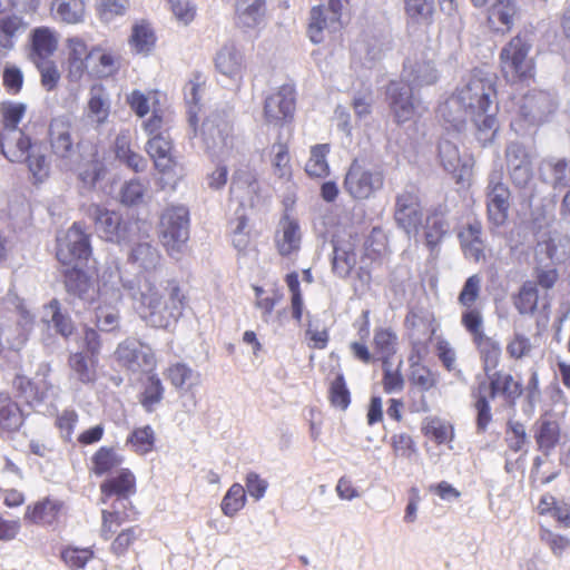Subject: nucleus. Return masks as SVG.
I'll list each match as a JSON object with an SVG mask.
<instances>
[{"label": "nucleus", "mask_w": 570, "mask_h": 570, "mask_svg": "<svg viewBox=\"0 0 570 570\" xmlns=\"http://www.w3.org/2000/svg\"><path fill=\"white\" fill-rule=\"evenodd\" d=\"M246 504V490L239 483H234L224 495L220 509L226 517H235Z\"/></svg>", "instance_id": "61"}, {"label": "nucleus", "mask_w": 570, "mask_h": 570, "mask_svg": "<svg viewBox=\"0 0 570 570\" xmlns=\"http://www.w3.org/2000/svg\"><path fill=\"white\" fill-rule=\"evenodd\" d=\"M164 385L157 374L147 377L139 402L147 412H153L155 406L164 399Z\"/></svg>", "instance_id": "57"}, {"label": "nucleus", "mask_w": 570, "mask_h": 570, "mask_svg": "<svg viewBox=\"0 0 570 570\" xmlns=\"http://www.w3.org/2000/svg\"><path fill=\"white\" fill-rule=\"evenodd\" d=\"M421 432L438 445L451 442L454 438L452 424L438 416L425 417L422 421Z\"/></svg>", "instance_id": "40"}, {"label": "nucleus", "mask_w": 570, "mask_h": 570, "mask_svg": "<svg viewBox=\"0 0 570 570\" xmlns=\"http://www.w3.org/2000/svg\"><path fill=\"white\" fill-rule=\"evenodd\" d=\"M386 96L396 122L403 124L414 117L413 87L404 79L390 81L386 87Z\"/></svg>", "instance_id": "20"}, {"label": "nucleus", "mask_w": 570, "mask_h": 570, "mask_svg": "<svg viewBox=\"0 0 570 570\" xmlns=\"http://www.w3.org/2000/svg\"><path fill=\"white\" fill-rule=\"evenodd\" d=\"M433 333L434 330L431 323L422 318L412 322L410 338L412 340L413 348L417 352V358H420L421 351L428 350V344L431 342Z\"/></svg>", "instance_id": "63"}, {"label": "nucleus", "mask_w": 570, "mask_h": 570, "mask_svg": "<svg viewBox=\"0 0 570 570\" xmlns=\"http://www.w3.org/2000/svg\"><path fill=\"white\" fill-rule=\"evenodd\" d=\"M137 493V479L135 473L128 469H120L116 475L106 479L100 484L101 502L107 503L111 498H116L112 504H119V509H125L130 498Z\"/></svg>", "instance_id": "17"}, {"label": "nucleus", "mask_w": 570, "mask_h": 570, "mask_svg": "<svg viewBox=\"0 0 570 570\" xmlns=\"http://www.w3.org/2000/svg\"><path fill=\"white\" fill-rule=\"evenodd\" d=\"M497 99V88L494 82L479 75H471L466 83L456 91L439 108V114L445 122L448 134L450 131L459 134L465 125L462 116H453L454 106H460L469 115H480L481 111L492 109Z\"/></svg>", "instance_id": "3"}, {"label": "nucleus", "mask_w": 570, "mask_h": 570, "mask_svg": "<svg viewBox=\"0 0 570 570\" xmlns=\"http://www.w3.org/2000/svg\"><path fill=\"white\" fill-rule=\"evenodd\" d=\"M357 234H347L333 240V255L331 258L332 273L342 279L348 278L357 264L356 249Z\"/></svg>", "instance_id": "18"}, {"label": "nucleus", "mask_w": 570, "mask_h": 570, "mask_svg": "<svg viewBox=\"0 0 570 570\" xmlns=\"http://www.w3.org/2000/svg\"><path fill=\"white\" fill-rule=\"evenodd\" d=\"M464 328L471 335L472 342L480 355L484 374L497 370L501 360V345L492 337L485 335L483 321L478 313L465 315Z\"/></svg>", "instance_id": "12"}, {"label": "nucleus", "mask_w": 570, "mask_h": 570, "mask_svg": "<svg viewBox=\"0 0 570 570\" xmlns=\"http://www.w3.org/2000/svg\"><path fill=\"white\" fill-rule=\"evenodd\" d=\"M384 185V174L377 167L361 159H354L344 178V188L355 199H368Z\"/></svg>", "instance_id": "7"}, {"label": "nucleus", "mask_w": 570, "mask_h": 570, "mask_svg": "<svg viewBox=\"0 0 570 570\" xmlns=\"http://www.w3.org/2000/svg\"><path fill=\"white\" fill-rule=\"evenodd\" d=\"M535 512L540 517H551L559 528H570V503L559 500L551 493L540 497Z\"/></svg>", "instance_id": "30"}, {"label": "nucleus", "mask_w": 570, "mask_h": 570, "mask_svg": "<svg viewBox=\"0 0 570 570\" xmlns=\"http://www.w3.org/2000/svg\"><path fill=\"white\" fill-rule=\"evenodd\" d=\"M63 278L67 291L82 299L87 297V294L92 287L90 277L86 274V272H83L81 268H78L77 266L67 268L63 272Z\"/></svg>", "instance_id": "54"}, {"label": "nucleus", "mask_w": 570, "mask_h": 570, "mask_svg": "<svg viewBox=\"0 0 570 570\" xmlns=\"http://www.w3.org/2000/svg\"><path fill=\"white\" fill-rule=\"evenodd\" d=\"M115 155L118 160L136 173L142 171L146 167L145 158L131 148L130 140L126 136L116 138Z\"/></svg>", "instance_id": "53"}, {"label": "nucleus", "mask_w": 570, "mask_h": 570, "mask_svg": "<svg viewBox=\"0 0 570 570\" xmlns=\"http://www.w3.org/2000/svg\"><path fill=\"white\" fill-rule=\"evenodd\" d=\"M146 151L163 177H168L174 183L180 178L183 168L174 155V144L169 135L148 138Z\"/></svg>", "instance_id": "15"}, {"label": "nucleus", "mask_w": 570, "mask_h": 570, "mask_svg": "<svg viewBox=\"0 0 570 570\" xmlns=\"http://www.w3.org/2000/svg\"><path fill=\"white\" fill-rule=\"evenodd\" d=\"M71 131V121L66 116L55 117L49 124L50 148L53 156L60 160H69L75 154Z\"/></svg>", "instance_id": "23"}, {"label": "nucleus", "mask_w": 570, "mask_h": 570, "mask_svg": "<svg viewBox=\"0 0 570 570\" xmlns=\"http://www.w3.org/2000/svg\"><path fill=\"white\" fill-rule=\"evenodd\" d=\"M51 11L55 17L67 24H78L86 13L85 0H52Z\"/></svg>", "instance_id": "38"}, {"label": "nucleus", "mask_w": 570, "mask_h": 570, "mask_svg": "<svg viewBox=\"0 0 570 570\" xmlns=\"http://www.w3.org/2000/svg\"><path fill=\"white\" fill-rule=\"evenodd\" d=\"M156 40L155 31L148 21L141 20L132 26L129 43L138 53L150 52Z\"/></svg>", "instance_id": "47"}, {"label": "nucleus", "mask_w": 570, "mask_h": 570, "mask_svg": "<svg viewBox=\"0 0 570 570\" xmlns=\"http://www.w3.org/2000/svg\"><path fill=\"white\" fill-rule=\"evenodd\" d=\"M188 209L184 206L168 207L160 217V243L169 254H174L188 240Z\"/></svg>", "instance_id": "9"}, {"label": "nucleus", "mask_w": 570, "mask_h": 570, "mask_svg": "<svg viewBox=\"0 0 570 570\" xmlns=\"http://www.w3.org/2000/svg\"><path fill=\"white\" fill-rule=\"evenodd\" d=\"M272 150L273 156L271 158V165L273 175L284 181L292 180L293 168L288 145L278 142L273 146Z\"/></svg>", "instance_id": "51"}, {"label": "nucleus", "mask_w": 570, "mask_h": 570, "mask_svg": "<svg viewBox=\"0 0 570 570\" xmlns=\"http://www.w3.org/2000/svg\"><path fill=\"white\" fill-rule=\"evenodd\" d=\"M534 439L538 444V449L549 454L559 443L560 440V426L557 421L552 420H540L538 422Z\"/></svg>", "instance_id": "46"}, {"label": "nucleus", "mask_w": 570, "mask_h": 570, "mask_svg": "<svg viewBox=\"0 0 570 570\" xmlns=\"http://www.w3.org/2000/svg\"><path fill=\"white\" fill-rule=\"evenodd\" d=\"M348 0H330L328 10L331 17H326L322 6L313 7L311 10V21L308 24V36L314 43L323 41V31L330 27L334 29L341 28V17L344 3Z\"/></svg>", "instance_id": "24"}, {"label": "nucleus", "mask_w": 570, "mask_h": 570, "mask_svg": "<svg viewBox=\"0 0 570 570\" xmlns=\"http://www.w3.org/2000/svg\"><path fill=\"white\" fill-rule=\"evenodd\" d=\"M397 336L386 327H379L374 332L373 345L375 353L382 361L383 366L390 364L391 357L396 352Z\"/></svg>", "instance_id": "48"}, {"label": "nucleus", "mask_w": 570, "mask_h": 570, "mask_svg": "<svg viewBox=\"0 0 570 570\" xmlns=\"http://www.w3.org/2000/svg\"><path fill=\"white\" fill-rule=\"evenodd\" d=\"M531 41L522 32L512 37L499 53L500 71L510 85H529L534 81L537 66L530 51Z\"/></svg>", "instance_id": "6"}, {"label": "nucleus", "mask_w": 570, "mask_h": 570, "mask_svg": "<svg viewBox=\"0 0 570 570\" xmlns=\"http://www.w3.org/2000/svg\"><path fill=\"white\" fill-rule=\"evenodd\" d=\"M330 150V144H317L311 147L309 158L305 164V173L308 177L325 178L330 175V165L327 163Z\"/></svg>", "instance_id": "41"}, {"label": "nucleus", "mask_w": 570, "mask_h": 570, "mask_svg": "<svg viewBox=\"0 0 570 570\" xmlns=\"http://www.w3.org/2000/svg\"><path fill=\"white\" fill-rule=\"evenodd\" d=\"M218 72L229 78H242L245 69L244 56L235 46H224L215 57Z\"/></svg>", "instance_id": "32"}, {"label": "nucleus", "mask_w": 570, "mask_h": 570, "mask_svg": "<svg viewBox=\"0 0 570 570\" xmlns=\"http://www.w3.org/2000/svg\"><path fill=\"white\" fill-rule=\"evenodd\" d=\"M410 383L421 391H430L438 384L436 375L419 361L411 363Z\"/></svg>", "instance_id": "64"}, {"label": "nucleus", "mask_w": 570, "mask_h": 570, "mask_svg": "<svg viewBox=\"0 0 570 570\" xmlns=\"http://www.w3.org/2000/svg\"><path fill=\"white\" fill-rule=\"evenodd\" d=\"M481 292V277L478 274H474L466 278L459 296L458 302L461 306L464 307V311L461 314V324L464 327V317L465 315L478 313L480 320L483 321V315L481 308L475 306L476 301L480 297Z\"/></svg>", "instance_id": "36"}, {"label": "nucleus", "mask_w": 570, "mask_h": 570, "mask_svg": "<svg viewBox=\"0 0 570 570\" xmlns=\"http://www.w3.org/2000/svg\"><path fill=\"white\" fill-rule=\"evenodd\" d=\"M26 28L23 18L9 14L0 18V47L10 50L14 46V38Z\"/></svg>", "instance_id": "56"}, {"label": "nucleus", "mask_w": 570, "mask_h": 570, "mask_svg": "<svg viewBox=\"0 0 570 570\" xmlns=\"http://www.w3.org/2000/svg\"><path fill=\"white\" fill-rule=\"evenodd\" d=\"M436 69L430 62L416 63L415 66H405L402 72V79L413 88L434 85L438 81Z\"/></svg>", "instance_id": "43"}, {"label": "nucleus", "mask_w": 570, "mask_h": 570, "mask_svg": "<svg viewBox=\"0 0 570 570\" xmlns=\"http://www.w3.org/2000/svg\"><path fill=\"white\" fill-rule=\"evenodd\" d=\"M95 324L101 332H116L120 328L119 309L111 304H99L95 308Z\"/></svg>", "instance_id": "58"}, {"label": "nucleus", "mask_w": 570, "mask_h": 570, "mask_svg": "<svg viewBox=\"0 0 570 570\" xmlns=\"http://www.w3.org/2000/svg\"><path fill=\"white\" fill-rule=\"evenodd\" d=\"M296 110V92L292 85H282L264 100L263 116L268 125L283 128L293 122Z\"/></svg>", "instance_id": "10"}, {"label": "nucleus", "mask_w": 570, "mask_h": 570, "mask_svg": "<svg viewBox=\"0 0 570 570\" xmlns=\"http://www.w3.org/2000/svg\"><path fill=\"white\" fill-rule=\"evenodd\" d=\"M156 434L150 425L135 428L126 439V445L139 454L146 455L155 448Z\"/></svg>", "instance_id": "52"}, {"label": "nucleus", "mask_w": 570, "mask_h": 570, "mask_svg": "<svg viewBox=\"0 0 570 570\" xmlns=\"http://www.w3.org/2000/svg\"><path fill=\"white\" fill-rule=\"evenodd\" d=\"M522 394V382L505 371L493 370L479 380L471 390L478 432L484 433L492 422L491 400L499 397L505 404L514 406Z\"/></svg>", "instance_id": "4"}, {"label": "nucleus", "mask_w": 570, "mask_h": 570, "mask_svg": "<svg viewBox=\"0 0 570 570\" xmlns=\"http://www.w3.org/2000/svg\"><path fill=\"white\" fill-rule=\"evenodd\" d=\"M110 114V104L102 86H92L87 102V116L98 126L105 124Z\"/></svg>", "instance_id": "39"}, {"label": "nucleus", "mask_w": 570, "mask_h": 570, "mask_svg": "<svg viewBox=\"0 0 570 570\" xmlns=\"http://www.w3.org/2000/svg\"><path fill=\"white\" fill-rule=\"evenodd\" d=\"M27 106L22 102L2 101L0 114V153L11 163L26 164L36 183L49 176L50 166L40 141H33L18 125L24 117Z\"/></svg>", "instance_id": "1"}, {"label": "nucleus", "mask_w": 570, "mask_h": 570, "mask_svg": "<svg viewBox=\"0 0 570 570\" xmlns=\"http://www.w3.org/2000/svg\"><path fill=\"white\" fill-rule=\"evenodd\" d=\"M91 47L80 36L65 40V71L70 82H80L87 77L91 61Z\"/></svg>", "instance_id": "16"}, {"label": "nucleus", "mask_w": 570, "mask_h": 570, "mask_svg": "<svg viewBox=\"0 0 570 570\" xmlns=\"http://www.w3.org/2000/svg\"><path fill=\"white\" fill-rule=\"evenodd\" d=\"M459 243L465 257L475 263L484 258L482 224L479 220L468 224L458 233Z\"/></svg>", "instance_id": "28"}, {"label": "nucleus", "mask_w": 570, "mask_h": 570, "mask_svg": "<svg viewBox=\"0 0 570 570\" xmlns=\"http://www.w3.org/2000/svg\"><path fill=\"white\" fill-rule=\"evenodd\" d=\"M164 376L176 390H188L199 379V374L184 362L170 364L164 371Z\"/></svg>", "instance_id": "42"}, {"label": "nucleus", "mask_w": 570, "mask_h": 570, "mask_svg": "<svg viewBox=\"0 0 570 570\" xmlns=\"http://www.w3.org/2000/svg\"><path fill=\"white\" fill-rule=\"evenodd\" d=\"M475 126V137L485 146L493 141L499 129L495 112L481 111L480 115H470Z\"/></svg>", "instance_id": "49"}, {"label": "nucleus", "mask_w": 570, "mask_h": 570, "mask_svg": "<svg viewBox=\"0 0 570 570\" xmlns=\"http://www.w3.org/2000/svg\"><path fill=\"white\" fill-rule=\"evenodd\" d=\"M303 234L299 223L289 214H284L274 235V246L283 258L296 256L302 248Z\"/></svg>", "instance_id": "21"}, {"label": "nucleus", "mask_w": 570, "mask_h": 570, "mask_svg": "<svg viewBox=\"0 0 570 570\" xmlns=\"http://www.w3.org/2000/svg\"><path fill=\"white\" fill-rule=\"evenodd\" d=\"M58 48L57 32L46 26L35 28L29 37V59L35 66L50 60Z\"/></svg>", "instance_id": "26"}, {"label": "nucleus", "mask_w": 570, "mask_h": 570, "mask_svg": "<svg viewBox=\"0 0 570 570\" xmlns=\"http://www.w3.org/2000/svg\"><path fill=\"white\" fill-rule=\"evenodd\" d=\"M124 462V456L114 446L102 445L90 456L89 472L96 476L110 474Z\"/></svg>", "instance_id": "31"}, {"label": "nucleus", "mask_w": 570, "mask_h": 570, "mask_svg": "<svg viewBox=\"0 0 570 570\" xmlns=\"http://www.w3.org/2000/svg\"><path fill=\"white\" fill-rule=\"evenodd\" d=\"M92 254L90 235L81 223L75 222L63 237L58 238L56 257L63 266H77L87 263Z\"/></svg>", "instance_id": "8"}, {"label": "nucleus", "mask_w": 570, "mask_h": 570, "mask_svg": "<svg viewBox=\"0 0 570 570\" xmlns=\"http://www.w3.org/2000/svg\"><path fill=\"white\" fill-rule=\"evenodd\" d=\"M187 305L188 296L177 279L157 283L147 278L136 298L135 308L148 326L170 331L183 317Z\"/></svg>", "instance_id": "2"}, {"label": "nucleus", "mask_w": 570, "mask_h": 570, "mask_svg": "<svg viewBox=\"0 0 570 570\" xmlns=\"http://www.w3.org/2000/svg\"><path fill=\"white\" fill-rule=\"evenodd\" d=\"M87 214L94 222L99 237L106 242L121 244L129 240L132 224L124 220L119 213L92 204L88 207Z\"/></svg>", "instance_id": "11"}, {"label": "nucleus", "mask_w": 570, "mask_h": 570, "mask_svg": "<svg viewBox=\"0 0 570 570\" xmlns=\"http://www.w3.org/2000/svg\"><path fill=\"white\" fill-rule=\"evenodd\" d=\"M485 13L488 28L494 33L507 35L513 29L520 8L517 0H494Z\"/></svg>", "instance_id": "22"}, {"label": "nucleus", "mask_w": 570, "mask_h": 570, "mask_svg": "<svg viewBox=\"0 0 570 570\" xmlns=\"http://www.w3.org/2000/svg\"><path fill=\"white\" fill-rule=\"evenodd\" d=\"M60 557L68 568L77 570L95 558V551L91 548L67 546L61 550Z\"/></svg>", "instance_id": "62"}, {"label": "nucleus", "mask_w": 570, "mask_h": 570, "mask_svg": "<svg viewBox=\"0 0 570 570\" xmlns=\"http://www.w3.org/2000/svg\"><path fill=\"white\" fill-rule=\"evenodd\" d=\"M24 423L20 405L4 392H0V435L18 432Z\"/></svg>", "instance_id": "29"}, {"label": "nucleus", "mask_w": 570, "mask_h": 570, "mask_svg": "<svg viewBox=\"0 0 570 570\" xmlns=\"http://www.w3.org/2000/svg\"><path fill=\"white\" fill-rule=\"evenodd\" d=\"M63 513L65 503L47 497L27 505L23 519L31 524L52 527L59 523Z\"/></svg>", "instance_id": "25"}, {"label": "nucleus", "mask_w": 570, "mask_h": 570, "mask_svg": "<svg viewBox=\"0 0 570 570\" xmlns=\"http://www.w3.org/2000/svg\"><path fill=\"white\" fill-rule=\"evenodd\" d=\"M91 61L86 78L104 80L115 78L122 69V56L119 50L96 45L91 47Z\"/></svg>", "instance_id": "19"}, {"label": "nucleus", "mask_w": 570, "mask_h": 570, "mask_svg": "<svg viewBox=\"0 0 570 570\" xmlns=\"http://www.w3.org/2000/svg\"><path fill=\"white\" fill-rule=\"evenodd\" d=\"M505 158L513 180L521 183L530 177L531 160L522 145L518 142L509 145L505 150Z\"/></svg>", "instance_id": "34"}, {"label": "nucleus", "mask_w": 570, "mask_h": 570, "mask_svg": "<svg viewBox=\"0 0 570 570\" xmlns=\"http://www.w3.org/2000/svg\"><path fill=\"white\" fill-rule=\"evenodd\" d=\"M327 399L331 406L340 411H346L351 405L352 394L342 372H337L335 377L330 381Z\"/></svg>", "instance_id": "45"}, {"label": "nucleus", "mask_w": 570, "mask_h": 570, "mask_svg": "<svg viewBox=\"0 0 570 570\" xmlns=\"http://www.w3.org/2000/svg\"><path fill=\"white\" fill-rule=\"evenodd\" d=\"M140 512L132 502H128L125 509L119 504H111L109 509L101 510V524L99 534L105 541H110L109 550L116 557H124L140 541L144 529L139 524L127 525L139 519Z\"/></svg>", "instance_id": "5"}, {"label": "nucleus", "mask_w": 570, "mask_h": 570, "mask_svg": "<svg viewBox=\"0 0 570 570\" xmlns=\"http://www.w3.org/2000/svg\"><path fill=\"white\" fill-rule=\"evenodd\" d=\"M449 228L450 224L445 205L439 204L428 210L423 225V237L425 246L430 252L438 249L449 233Z\"/></svg>", "instance_id": "27"}, {"label": "nucleus", "mask_w": 570, "mask_h": 570, "mask_svg": "<svg viewBox=\"0 0 570 570\" xmlns=\"http://www.w3.org/2000/svg\"><path fill=\"white\" fill-rule=\"evenodd\" d=\"M206 78L198 71L194 72L184 88L185 99L188 104V120L196 130L198 112L200 111L202 92L205 89Z\"/></svg>", "instance_id": "35"}, {"label": "nucleus", "mask_w": 570, "mask_h": 570, "mask_svg": "<svg viewBox=\"0 0 570 570\" xmlns=\"http://www.w3.org/2000/svg\"><path fill=\"white\" fill-rule=\"evenodd\" d=\"M512 299L520 314H533L539 301L537 284L531 281L524 282Z\"/></svg>", "instance_id": "55"}, {"label": "nucleus", "mask_w": 570, "mask_h": 570, "mask_svg": "<svg viewBox=\"0 0 570 570\" xmlns=\"http://www.w3.org/2000/svg\"><path fill=\"white\" fill-rule=\"evenodd\" d=\"M265 0H236L235 23L243 29L255 28L265 14Z\"/></svg>", "instance_id": "33"}, {"label": "nucleus", "mask_w": 570, "mask_h": 570, "mask_svg": "<svg viewBox=\"0 0 570 570\" xmlns=\"http://www.w3.org/2000/svg\"><path fill=\"white\" fill-rule=\"evenodd\" d=\"M159 96L158 90H149L145 94L135 89L127 95L126 102L136 116L144 118L150 110L155 109V106H160Z\"/></svg>", "instance_id": "50"}, {"label": "nucleus", "mask_w": 570, "mask_h": 570, "mask_svg": "<svg viewBox=\"0 0 570 570\" xmlns=\"http://www.w3.org/2000/svg\"><path fill=\"white\" fill-rule=\"evenodd\" d=\"M106 166L99 158L97 151L92 153L91 158L80 168L79 179L87 189H92L96 184L105 176Z\"/></svg>", "instance_id": "59"}, {"label": "nucleus", "mask_w": 570, "mask_h": 570, "mask_svg": "<svg viewBox=\"0 0 570 570\" xmlns=\"http://www.w3.org/2000/svg\"><path fill=\"white\" fill-rule=\"evenodd\" d=\"M259 190L257 176L250 170L236 173L230 185V194L240 199L243 194L246 193L250 205L254 204V198L259 195Z\"/></svg>", "instance_id": "44"}, {"label": "nucleus", "mask_w": 570, "mask_h": 570, "mask_svg": "<svg viewBox=\"0 0 570 570\" xmlns=\"http://www.w3.org/2000/svg\"><path fill=\"white\" fill-rule=\"evenodd\" d=\"M422 202L416 189H404L395 196L393 218L407 235L417 234L422 226Z\"/></svg>", "instance_id": "14"}, {"label": "nucleus", "mask_w": 570, "mask_h": 570, "mask_svg": "<svg viewBox=\"0 0 570 570\" xmlns=\"http://www.w3.org/2000/svg\"><path fill=\"white\" fill-rule=\"evenodd\" d=\"M68 365L80 382L89 384L96 381L98 357L83 352L71 353Z\"/></svg>", "instance_id": "37"}, {"label": "nucleus", "mask_w": 570, "mask_h": 570, "mask_svg": "<svg viewBox=\"0 0 570 570\" xmlns=\"http://www.w3.org/2000/svg\"><path fill=\"white\" fill-rule=\"evenodd\" d=\"M487 218L491 226L499 228L509 220L511 191L500 173H492L485 190Z\"/></svg>", "instance_id": "13"}, {"label": "nucleus", "mask_w": 570, "mask_h": 570, "mask_svg": "<svg viewBox=\"0 0 570 570\" xmlns=\"http://www.w3.org/2000/svg\"><path fill=\"white\" fill-rule=\"evenodd\" d=\"M115 356L124 367L132 371L139 366L140 358H142L145 363L148 362L147 354H144L137 344L129 340L120 343L117 346Z\"/></svg>", "instance_id": "60"}]
</instances>
